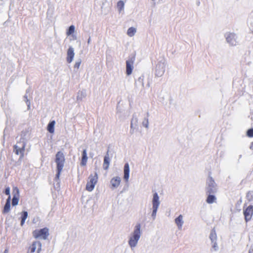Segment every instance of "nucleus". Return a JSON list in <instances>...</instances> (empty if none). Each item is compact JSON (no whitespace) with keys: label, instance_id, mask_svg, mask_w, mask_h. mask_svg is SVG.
Returning <instances> with one entry per match:
<instances>
[{"label":"nucleus","instance_id":"1","mask_svg":"<svg viewBox=\"0 0 253 253\" xmlns=\"http://www.w3.org/2000/svg\"><path fill=\"white\" fill-rule=\"evenodd\" d=\"M55 162L57 166V173L56 174V178L59 179L65 162V156L63 152L59 151L56 153L55 155Z\"/></svg>","mask_w":253,"mask_h":253},{"label":"nucleus","instance_id":"2","mask_svg":"<svg viewBox=\"0 0 253 253\" xmlns=\"http://www.w3.org/2000/svg\"><path fill=\"white\" fill-rule=\"evenodd\" d=\"M140 228L141 225L138 223L135 227L134 231L132 235L130 237L129 240V245L131 247H134L140 238Z\"/></svg>","mask_w":253,"mask_h":253},{"label":"nucleus","instance_id":"3","mask_svg":"<svg viewBox=\"0 0 253 253\" xmlns=\"http://www.w3.org/2000/svg\"><path fill=\"white\" fill-rule=\"evenodd\" d=\"M98 174L95 172L94 174H90L88 177V180L85 186V189L88 192L92 191L98 181Z\"/></svg>","mask_w":253,"mask_h":253},{"label":"nucleus","instance_id":"4","mask_svg":"<svg viewBox=\"0 0 253 253\" xmlns=\"http://www.w3.org/2000/svg\"><path fill=\"white\" fill-rule=\"evenodd\" d=\"M49 235V230L47 228L41 229H37L33 232V236L35 239H42L45 240Z\"/></svg>","mask_w":253,"mask_h":253},{"label":"nucleus","instance_id":"5","mask_svg":"<svg viewBox=\"0 0 253 253\" xmlns=\"http://www.w3.org/2000/svg\"><path fill=\"white\" fill-rule=\"evenodd\" d=\"M41 248V243L40 242L35 241L28 248L27 253H40Z\"/></svg>","mask_w":253,"mask_h":253},{"label":"nucleus","instance_id":"6","mask_svg":"<svg viewBox=\"0 0 253 253\" xmlns=\"http://www.w3.org/2000/svg\"><path fill=\"white\" fill-rule=\"evenodd\" d=\"M244 215L246 222L250 221L253 215V206L250 205L245 209H244Z\"/></svg>","mask_w":253,"mask_h":253},{"label":"nucleus","instance_id":"7","mask_svg":"<svg viewBox=\"0 0 253 253\" xmlns=\"http://www.w3.org/2000/svg\"><path fill=\"white\" fill-rule=\"evenodd\" d=\"M134 60L135 57L133 56L126 61V73L127 75L132 73Z\"/></svg>","mask_w":253,"mask_h":253},{"label":"nucleus","instance_id":"8","mask_svg":"<svg viewBox=\"0 0 253 253\" xmlns=\"http://www.w3.org/2000/svg\"><path fill=\"white\" fill-rule=\"evenodd\" d=\"M159 196L157 193H155L153 195V213L152 216H155L157 211L159 205Z\"/></svg>","mask_w":253,"mask_h":253},{"label":"nucleus","instance_id":"9","mask_svg":"<svg viewBox=\"0 0 253 253\" xmlns=\"http://www.w3.org/2000/svg\"><path fill=\"white\" fill-rule=\"evenodd\" d=\"M227 42L230 44L233 45H236V41L235 39V35L233 33H228L226 36Z\"/></svg>","mask_w":253,"mask_h":253},{"label":"nucleus","instance_id":"10","mask_svg":"<svg viewBox=\"0 0 253 253\" xmlns=\"http://www.w3.org/2000/svg\"><path fill=\"white\" fill-rule=\"evenodd\" d=\"M74 55L75 53L74 52V49L72 47H70L67 50V61L68 63H70L72 62Z\"/></svg>","mask_w":253,"mask_h":253},{"label":"nucleus","instance_id":"11","mask_svg":"<svg viewBox=\"0 0 253 253\" xmlns=\"http://www.w3.org/2000/svg\"><path fill=\"white\" fill-rule=\"evenodd\" d=\"M25 143L23 142L21 147H19L17 145H14V148L15 150V153L17 155L21 154L23 157L25 151Z\"/></svg>","mask_w":253,"mask_h":253},{"label":"nucleus","instance_id":"12","mask_svg":"<svg viewBox=\"0 0 253 253\" xmlns=\"http://www.w3.org/2000/svg\"><path fill=\"white\" fill-rule=\"evenodd\" d=\"M121 181V178L118 176L112 178L110 181L112 187L117 188L120 185Z\"/></svg>","mask_w":253,"mask_h":253},{"label":"nucleus","instance_id":"13","mask_svg":"<svg viewBox=\"0 0 253 253\" xmlns=\"http://www.w3.org/2000/svg\"><path fill=\"white\" fill-rule=\"evenodd\" d=\"M124 179L126 182H127L128 180L129 176V167L128 163L125 164L124 166Z\"/></svg>","mask_w":253,"mask_h":253},{"label":"nucleus","instance_id":"14","mask_svg":"<svg viewBox=\"0 0 253 253\" xmlns=\"http://www.w3.org/2000/svg\"><path fill=\"white\" fill-rule=\"evenodd\" d=\"M87 161V153L85 149L82 152V158L81 162L82 166H85L86 165Z\"/></svg>","mask_w":253,"mask_h":253},{"label":"nucleus","instance_id":"15","mask_svg":"<svg viewBox=\"0 0 253 253\" xmlns=\"http://www.w3.org/2000/svg\"><path fill=\"white\" fill-rule=\"evenodd\" d=\"M110 164V158L108 152L107 153L104 158L103 168L104 169H108Z\"/></svg>","mask_w":253,"mask_h":253},{"label":"nucleus","instance_id":"16","mask_svg":"<svg viewBox=\"0 0 253 253\" xmlns=\"http://www.w3.org/2000/svg\"><path fill=\"white\" fill-rule=\"evenodd\" d=\"M10 207V197H8L6 200V204L4 207L2 212L3 213H6L9 211Z\"/></svg>","mask_w":253,"mask_h":253},{"label":"nucleus","instance_id":"17","mask_svg":"<svg viewBox=\"0 0 253 253\" xmlns=\"http://www.w3.org/2000/svg\"><path fill=\"white\" fill-rule=\"evenodd\" d=\"M182 218H183V217H182V215H179L175 219V222L179 229L182 227V224L183 223Z\"/></svg>","mask_w":253,"mask_h":253},{"label":"nucleus","instance_id":"18","mask_svg":"<svg viewBox=\"0 0 253 253\" xmlns=\"http://www.w3.org/2000/svg\"><path fill=\"white\" fill-rule=\"evenodd\" d=\"M55 122L54 121H52L49 123L47 126V130L50 133H53L54 131V125Z\"/></svg>","mask_w":253,"mask_h":253},{"label":"nucleus","instance_id":"19","mask_svg":"<svg viewBox=\"0 0 253 253\" xmlns=\"http://www.w3.org/2000/svg\"><path fill=\"white\" fill-rule=\"evenodd\" d=\"M208 196L207 198L206 202L208 204H212L216 201V197L214 195L212 194L208 195Z\"/></svg>","mask_w":253,"mask_h":253},{"label":"nucleus","instance_id":"20","mask_svg":"<svg viewBox=\"0 0 253 253\" xmlns=\"http://www.w3.org/2000/svg\"><path fill=\"white\" fill-rule=\"evenodd\" d=\"M215 192L214 187L208 186L206 188V193L207 195L213 194Z\"/></svg>","mask_w":253,"mask_h":253},{"label":"nucleus","instance_id":"21","mask_svg":"<svg viewBox=\"0 0 253 253\" xmlns=\"http://www.w3.org/2000/svg\"><path fill=\"white\" fill-rule=\"evenodd\" d=\"M136 33V29L133 27L129 28L127 31V34L129 37H132Z\"/></svg>","mask_w":253,"mask_h":253},{"label":"nucleus","instance_id":"22","mask_svg":"<svg viewBox=\"0 0 253 253\" xmlns=\"http://www.w3.org/2000/svg\"><path fill=\"white\" fill-rule=\"evenodd\" d=\"M28 216V212L27 211H23L21 215V225H23L26 219Z\"/></svg>","mask_w":253,"mask_h":253},{"label":"nucleus","instance_id":"23","mask_svg":"<svg viewBox=\"0 0 253 253\" xmlns=\"http://www.w3.org/2000/svg\"><path fill=\"white\" fill-rule=\"evenodd\" d=\"M210 238L211 239L212 242L214 241L216 239V234L215 233V231L214 229H212L210 233Z\"/></svg>","mask_w":253,"mask_h":253},{"label":"nucleus","instance_id":"24","mask_svg":"<svg viewBox=\"0 0 253 253\" xmlns=\"http://www.w3.org/2000/svg\"><path fill=\"white\" fill-rule=\"evenodd\" d=\"M75 32V27L73 25H71L69 27L68 31L66 32V35L69 36Z\"/></svg>","mask_w":253,"mask_h":253},{"label":"nucleus","instance_id":"25","mask_svg":"<svg viewBox=\"0 0 253 253\" xmlns=\"http://www.w3.org/2000/svg\"><path fill=\"white\" fill-rule=\"evenodd\" d=\"M118 8L120 10H121L124 6V2L122 0H120L117 3Z\"/></svg>","mask_w":253,"mask_h":253},{"label":"nucleus","instance_id":"26","mask_svg":"<svg viewBox=\"0 0 253 253\" xmlns=\"http://www.w3.org/2000/svg\"><path fill=\"white\" fill-rule=\"evenodd\" d=\"M209 183L208 186H211V187H215V182L213 180V179L212 178V177H210L209 179Z\"/></svg>","mask_w":253,"mask_h":253},{"label":"nucleus","instance_id":"27","mask_svg":"<svg viewBox=\"0 0 253 253\" xmlns=\"http://www.w3.org/2000/svg\"><path fill=\"white\" fill-rule=\"evenodd\" d=\"M18 198L15 197H14L12 200V205L13 206H16L18 204Z\"/></svg>","mask_w":253,"mask_h":253},{"label":"nucleus","instance_id":"28","mask_svg":"<svg viewBox=\"0 0 253 253\" xmlns=\"http://www.w3.org/2000/svg\"><path fill=\"white\" fill-rule=\"evenodd\" d=\"M247 135L250 137H253V128L249 129L247 131Z\"/></svg>","mask_w":253,"mask_h":253},{"label":"nucleus","instance_id":"29","mask_svg":"<svg viewBox=\"0 0 253 253\" xmlns=\"http://www.w3.org/2000/svg\"><path fill=\"white\" fill-rule=\"evenodd\" d=\"M81 64V60H80V61H78V62H76L74 65V68H77V69H79L80 66V65Z\"/></svg>","mask_w":253,"mask_h":253},{"label":"nucleus","instance_id":"30","mask_svg":"<svg viewBox=\"0 0 253 253\" xmlns=\"http://www.w3.org/2000/svg\"><path fill=\"white\" fill-rule=\"evenodd\" d=\"M5 194L10 197V188L7 187L5 190Z\"/></svg>","mask_w":253,"mask_h":253},{"label":"nucleus","instance_id":"31","mask_svg":"<svg viewBox=\"0 0 253 253\" xmlns=\"http://www.w3.org/2000/svg\"><path fill=\"white\" fill-rule=\"evenodd\" d=\"M249 253H253V244L251 246L249 250Z\"/></svg>","mask_w":253,"mask_h":253},{"label":"nucleus","instance_id":"32","mask_svg":"<svg viewBox=\"0 0 253 253\" xmlns=\"http://www.w3.org/2000/svg\"><path fill=\"white\" fill-rule=\"evenodd\" d=\"M212 248L214 249V251H216L217 250V246L215 243L213 244Z\"/></svg>","mask_w":253,"mask_h":253},{"label":"nucleus","instance_id":"33","mask_svg":"<svg viewBox=\"0 0 253 253\" xmlns=\"http://www.w3.org/2000/svg\"><path fill=\"white\" fill-rule=\"evenodd\" d=\"M250 149L253 150V141L251 143L250 145Z\"/></svg>","mask_w":253,"mask_h":253},{"label":"nucleus","instance_id":"34","mask_svg":"<svg viewBox=\"0 0 253 253\" xmlns=\"http://www.w3.org/2000/svg\"><path fill=\"white\" fill-rule=\"evenodd\" d=\"M251 195V197H252V193L251 192H249L247 194V196L249 197Z\"/></svg>","mask_w":253,"mask_h":253},{"label":"nucleus","instance_id":"35","mask_svg":"<svg viewBox=\"0 0 253 253\" xmlns=\"http://www.w3.org/2000/svg\"><path fill=\"white\" fill-rule=\"evenodd\" d=\"M90 39L89 38V39L88 40V42H87L88 43H89L90 42Z\"/></svg>","mask_w":253,"mask_h":253},{"label":"nucleus","instance_id":"36","mask_svg":"<svg viewBox=\"0 0 253 253\" xmlns=\"http://www.w3.org/2000/svg\"><path fill=\"white\" fill-rule=\"evenodd\" d=\"M132 127V123H131V127Z\"/></svg>","mask_w":253,"mask_h":253}]
</instances>
